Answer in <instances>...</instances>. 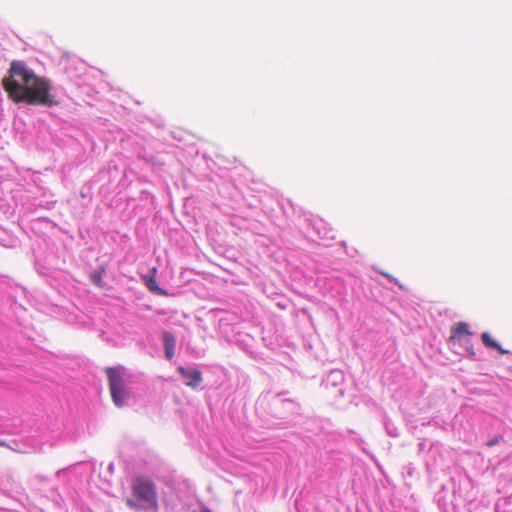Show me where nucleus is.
<instances>
[{
	"label": "nucleus",
	"mask_w": 512,
	"mask_h": 512,
	"mask_svg": "<svg viewBox=\"0 0 512 512\" xmlns=\"http://www.w3.org/2000/svg\"><path fill=\"white\" fill-rule=\"evenodd\" d=\"M156 273H157V269L154 267L152 269V275H150V276L146 275L143 277L145 285L147 286L149 291L154 292L158 295L166 296V295H168L167 292L158 286V283L156 280Z\"/></svg>",
	"instance_id": "39448f33"
},
{
	"label": "nucleus",
	"mask_w": 512,
	"mask_h": 512,
	"mask_svg": "<svg viewBox=\"0 0 512 512\" xmlns=\"http://www.w3.org/2000/svg\"><path fill=\"white\" fill-rule=\"evenodd\" d=\"M178 372L184 378L185 384L193 389L197 388L202 382V373L199 370L186 369L180 366Z\"/></svg>",
	"instance_id": "20e7f679"
},
{
	"label": "nucleus",
	"mask_w": 512,
	"mask_h": 512,
	"mask_svg": "<svg viewBox=\"0 0 512 512\" xmlns=\"http://www.w3.org/2000/svg\"><path fill=\"white\" fill-rule=\"evenodd\" d=\"M2 86L8 98L18 104L58 105L53 95V86L46 77L37 75L24 61L13 60L7 75L2 79Z\"/></svg>",
	"instance_id": "f257e3e1"
},
{
	"label": "nucleus",
	"mask_w": 512,
	"mask_h": 512,
	"mask_svg": "<svg viewBox=\"0 0 512 512\" xmlns=\"http://www.w3.org/2000/svg\"><path fill=\"white\" fill-rule=\"evenodd\" d=\"M501 439H502V437H501V436H494L492 439H490V440L486 443V445H487L488 447H492V446H494V445L498 444V443L501 441Z\"/></svg>",
	"instance_id": "9d476101"
},
{
	"label": "nucleus",
	"mask_w": 512,
	"mask_h": 512,
	"mask_svg": "<svg viewBox=\"0 0 512 512\" xmlns=\"http://www.w3.org/2000/svg\"><path fill=\"white\" fill-rule=\"evenodd\" d=\"M104 274L105 269L103 267L98 268L96 271L90 274L91 282L96 286L101 287Z\"/></svg>",
	"instance_id": "1a4fd4ad"
},
{
	"label": "nucleus",
	"mask_w": 512,
	"mask_h": 512,
	"mask_svg": "<svg viewBox=\"0 0 512 512\" xmlns=\"http://www.w3.org/2000/svg\"><path fill=\"white\" fill-rule=\"evenodd\" d=\"M105 372L108 379L111 399L115 406L121 408L125 405V401L128 397V392L121 372L116 367H108Z\"/></svg>",
	"instance_id": "7ed1b4c3"
},
{
	"label": "nucleus",
	"mask_w": 512,
	"mask_h": 512,
	"mask_svg": "<svg viewBox=\"0 0 512 512\" xmlns=\"http://www.w3.org/2000/svg\"><path fill=\"white\" fill-rule=\"evenodd\" d=\"M0 446L1 447H6V448H9V449H12L5 441L3 440H0Z\"/></svg>",
	"instance_id": "f8f14e48"
},
{
	"label": "nucleus",
	"mask_w": 512,
	"mask_h": 512,
	"mask_svg": "<svg viewBox=\"0 0 512 512\" xmlns=\"http://www.w3.org/2000/svg\"><path fill=\"white\" fill-rule=\"evenodd\" d=\"M163 342L165 347V354L168 359L174 357L175 337L173 334L166 332L163 335Z\"/></svg>",
	"instance_id": "6e6552de"
},
{
	"label": "nucleus",
	"mask_w": 512,
	"mask_h": 512,
	"mask_svg": "<svg viewBox=\"0 0 512 512\" xmlns=\"http://www.w3.org/2000/svg\"><path fill=\"white\" fill-rule=\"evenodd\" d=\"M481 341L482 343L487 347V348H490V349H494V350H497L500 354L504 355V354H508L509 351L508 350H505L503 349L496 340L493 339V337L491 336L490 333L488 332H483L481 334Z\"/></svg>",
	"instance_id": "0eeeda50"
},
{
	"label": "nucleus",
	"mask_w": 512,
	"mask_h": 512,
	"mask_svg": "<svg viewBox=\"0 0 512 512\" xmlns=\"http://www.w3.org/2000/svg\"><path fill=\"white\" fill-rule=\"evenodd\" d=\"M132 498L126 500L131 509L158 510V493L155 483L145 475H137L131 481Z\"/></svg>",
	"instance_id": "f03ea898"
},
{
	"label": "nucleus",
	"mask_w": 512,
	"mask_h": 512,
	"mask_svg": "<svg viewBox=\"0 0 512 512\" xmlns=\"http://www.w3.org/2000/svg\"><path fill=\"white\" fill-rule=\"evenodd\" d=\"M0 446L1 447H6V448H9V449H12L5 441L3 440H0Z\"/></svg>",
	"instance_id": "9b49d317"
},
{
	"label": "nucleus",
	"mask_w": 512,
	"mask_h": 512,
	"mask_svg": "<svg viewBox=\"0 0 512 512\" xmlns=\"http://www.w3.org/2000/svg\"><path fill=\"white\" fill-rule=\"evenodd\" d=\"M464 335L471 336L472 332L469 330V325L465 322H459L451 329L449 340L455 342L460 340Z\"/></svg>",
	"instance_id": "423d86ee"
}]
</instances>
